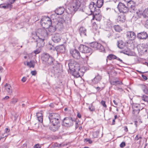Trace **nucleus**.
I'll list each match as a JSON object with an SVG mask.
<instances>
[{
  "label": "nucleus",
  "instance_id": "2",
  "mask_svg": "<svg viewBox=\"0 0 148 148\" xmlns=\"http://www.w3.org/2000/svg\"><path fill=\"white\" fill-rule=\"evenodd\" d=\"M49 120L48 121V122L45 123L44 126L46 127L49 126L50 122L54 124H60V116L58 113H52L49 114Z\"/></svg>",
  "mask_w": 148,
  "mask_h": 148
},
{
  "label": "nucleus",
  "instance_id": "37",
  "mask_svg": "<svg viewBox=\"0 0 148 148\" xmlns=\"http://www.w3.org/2000/svg\"><path fill=\"white\" fill-rule=\"evenodd\" d=\"M27 65L29 67L34 68V65L32 63V61H30L29 62H28L27 63Z\"/></svg>",
  "mask_w": 148,
  "mask_h": 148
},
{
  "label": "nucleus",
  "instance_id": "50",
  "mask_svg": "<svg viewBox=\"0 0 148 148\" xmlns=\"http://www.w3.org/2000/svg\"><path fill=\"white\" fill-rule=\"evenodd\" d=\"M95 88L96 89L97 91H100V90H103V88H101L99 87H95Z\"/></svg>",
  "mask_w": 148,
  "mask_h": 148
},
{
  "label": "nucleus",
  "instance_id": "16",
  "mask_svg": "<svg viewBox=\"0 0 148 148\" xmlns=\"http://www.w3.org/2000/svg\"><path fill=\"white\" fill-rule=\"evenodd\" d=\"M133 109L132 114L134 116H137L140 111V107L139 106L138 107V106H134L133 107Z\"/></svg>",
  "mask_w": 148,
  "mask_h": 148
},
{
  "label": "nucleus",
  "instance_id": "17",
  "mask_svg": "<svg viewBox=\"0 0 148 148\" xmlns=\"http://www.w3.org/2000/svg\"><path fill=\"white\" fill-rule=\"evenodd\" d=\"M147 36L146 32H143L138 33L137 35V37L139 39H146Z\"/></svg>",
  "mask_w": 148,
  "mask_h": 148
},
{
  "label": "nucleus",
  "instance_id": "52",
  "mask_svg": "<svg viewBox=\"0 0 148 148\" xmlns=\"http://www.w3.org/2000/svg\"><path fill=\"white\" fill-rule=\"evenodd\" d=\"M31 73L33 75H35L36 74V72L35 71H32Z\"/></svg>",
  "mask_w": 148,
  "mask_h": 148
},
{
  "label": "nucleus",
  "instance_id": "30",
  "mask_svg": "<svg viewBox=\"0 0 148 148\" xmlns=\"http://www.w3.org/2000/svg\"><path fill=\"white\" fill-rule=\"evenodd\" d=\"M48 28L49 32L51 33L54 32L56 30V28L55 26L50 25L48 27Z\"/></svg>",
  "mask_w": 148,
  "mask_h": 148
},
{
  "label": "nucleus",
  "instance_id": "11",
  "mask_svg": "<svg viewBox=\"0 0 148 148\" xmlns=\"http://www.w3.org/2000/svg\"><path fill=\"white\" fill-rule=\"evenodd\" d=\"M70 53L72 56L75 59H78L81 57L79 52L75 49H71Z\"/></svg>",
  "mask_w": 148,
  "mask_h": 148
},
{
  "label": "nucleus",
  "instance_id": "29",
  "mask_svg": "<svg viewBox=\"0 0 148 148\" xmlns=\"http://www.w3.org/2000/svg\"><path fill=\"white\" fill-rule=\"evenodd\" d=\"M142 15L144 18L148 17V8L145 9L142 14Z\"/></svg>",
  "mask_w": 148,
  "mask_h": 148
},
{
  "label": "nucleus",
  "instance_id": "63",
  "mask_svg": "<svg viewBox=\"0 0 148 148\" xmlns=\"http://www.w3.org/2000/svg\"><path fill=\"white\" fill-rule=\"evenodd\" d=\"M77 117L80 118L81 117V114H80L78 113L77 114Z\"/></svg>",
  "mask_w": 148,
  "mask_h": 148
},
{
  "label": "nucleus",
  "instance_id": "43",
  "mask_svg": "<svg viewBox=\"0 0 148 148\" xmlns=\"http://www.w3.org/2000/svg\"><path fill=\"white\" fill-rule=\"evenodd\" d=\"M101 104L104 107L106 108L107 106L106 104V102L105 101L102 100L101 102Z\"/></svg>",
  "mask_w": 148,
  "mask_h": 148
},
{
  "label": "nucleus",
  "instance_id": "20",
  "mask_svg": "<svg viewBox=\"0 0 148 148\" xmlns=\"http://www.w3.org/2000/svg\"><path fill=\"white\" fill-rule=\"evenodd\" d=\"M53 125L49 127V129L50 130L55 132L58 130L60 126V124H52Z\"/></svg>",
  "mask_w": 148,
  "mask_h": 148
},
{
  "label": "nucleus",
  "instance_id": "26",
  "mask_svg": "<svg viewBox=\"0 0 148 148\" xmlns=\"http://www.w3.org/2000/svg\"><path fill=\"white\" fill-rule=\"evenodd\" d=\"M134 45L132 40H130L125 43L124 46H132Z\"/></svg>",
  "mask_w": 148,
  "mask_h": 148
},
{
  "label": "nucleus",
  "instance_id": "45",
  "mask_svg": "<svg viewBox=\"0 0 148 148\" xmlns=\"http://www.w3.org/2000/svg\"><path fill=\"white\" fill-rule=\"evenodd\" d=\"M36 116L37 118L42 117V114L40 112L37 113Z\"/></svg>",
  "mask_w": 148,
  "mask_h": 148
},
{
  "label": "nucleus",
  "instance_id": "34",
  "mask_svg": "<svg viewBox=\"0 0 148 148\" xmlns=\"http://www.w3.org/2000/svg\"><path fill=\"white\" fill-rule=\"evenodd\" d=\"M41 49L40 47H39L36 50H34L33 52L35 54H37L39 53L41 51Z\"/></svg>",
  "mask_w": 148,
  "mask_h": 148
},
{
  "label": "nucleus",
  "instance_id": "5",
  "mask_svg": "<svg viewBox=\"0 0 148 148\" xmlns=\"http://www.w3.org/2000/svg\"><path fill=\"white\" fill-rule=\"evenodd\" d=\"M69 69L71 70L73 75L75 77H80V75L78 72V71L79 70L80 68L79 66L77 67L75 66L71 62H70L69 64Z\"/></svg>",
  "mask_w": 148,
  "mask_h": 148
},
{
  "label": "nucleus",
  "instance_id": "10",
  "mask_svg": "<svg viewBox=\"0 0 148 148\" xmlns=\"http://www.w3.org/2000/svg\"><path fill=\"white\" fill-rule=\"evenodd\" d=\"M45 63L47 65H51L54 68H56V66H57L59 65L51 56L48 60L47 61L45 62Z\"/></svg>",
  "mask_w": 148,
  "mask_h": 148
},
{
  "label": "nucleus",
  "instance_id": "24",
  "mask_svg": "<svg viewBox=\"0 0 148 148\" xmlns=\"http://www.w3.org/2000/svg\"><path fill=\"white\" fill-rule=\"evenodd\" d=\"M125 15L124 14H121L118 16L117 20L120 23H123L125 21Z\"/></svg>",
  "mask_w": 148,
  "mask_h": 148
},
{
  "label": "nucleus",
  "instance_id": "28",
  "mask_svg": "<svg viewBox=\"0 0 148 148\" xmlns=\"http://www.w3.org/2000/svg\"><path fill=\"white\" fill-rule=\"evenodd\" d=\"M103 3V0H97V6L98 8H101Z\"/></svg>",
  "mask_w": 148,
  "mask_h": 148
},
{
  "label": "nucleus",
  "instance_id": "60",
  "mask_svg": "<svg viewBox=\"0 0 148 148\" xmlns=\"http://www.w3.org/2000/svg\"><path fill=\"white\" fill-rule=\"evenodd\" d=\"M145 26L146 27L148 28V19L146 21Z\"/></svg>",
  "mask_w": 148,
  "mask_h": 148
},
{
  "label": "nucleus",
  "instance_id": "3",
  "mask_svg": "<svg viewBox=\"0 0 148 148\" xmlns=\"http://www.w3.org/2000/svg\"><path fill=\"white\" fill-rule=\"evenodd\" d=\"M96 5L93 2H91L89 5V8L90 10L91 13H93L94 14L93 18L95 19L96 20L100 21L101 19V17L98 16L99 12V9H96Z\"/></svg>",
  "mask_w": 148,
  "mask_h": 148
},
{
  "label": "nucleus",
  "instance_id": "33",
  "mask_svg": "<svg viewBox=\"0 0 148 148\" xmlns=\"http://www.w3.org/2000/svg\"><path fill=\"white\" fill-rule=\"evenodd\" d=\"M108 58L109 60L114 59L116 58V56L113 54H110L107 57Z\"/></svg>",
  "mask_w": 148,
  "mask_h": 148
},
{
  "label": "nucleus",
  "instance_id": "15",
  "mask_svg": "<svg viewBox=\"0 0 148 148\" xmlns=\"http://www.w3.org/2000/svg\"><path fill=\"white\" fill-rule=\"evenodd\" d=\"M52 40L55 43L58 42L60 40V35L58 34L53 35L52 37Z\"/></svg>",
  "mask_w": 148,
  "mask_h": 148
},
{
  "label": "nucleus",
  "instance_id": "54",
  "mask_svg": "<svg viewBox=\"0 0 148 148\" xmlns=\"http://www.w3.org/2000/svg\"><path fill=\"white\" fill-rule=\"evenodd\" d=\"M35 148H40L41 146L38 144H36L34 146Z\"/></svg>",
  "mask_w": 148,
  "mask_h": 148
},
{
  "label": "nucleus",
  "instance_id": "6",
  "mask_svg": "<svg viewBox=\"0 0 148 148\" xmlns=\"http://www.w3.org/2000/svg\"><path fill=\"white\" fill-rule=\"evenodd\" d=\"M41 23L44 28H47L51 25V22L49 18L46 17L41 20Z\"/></svg>",
  "mask_w": 148,
  "mask_h": 148
},
{
  "label": "nucleus",
  "instance_id": "61",
  "mask_svg": "<svg viewBox=\"0 0 148 148\" xmlns=\"http://www.w3.org/2000/svg\"><path fill=\"white\" fill-rule=\"evenodd\" d=\"M124 130L126 132H127L128 131L127 127V126H125Z\"/></svg>",
  "mask_w": 148,
  "mask_h": 148
},
{
  "label": "nucleus",
  "instance_id": "27",
  "mask_svg": "<svg viewBox=\"0 0 148 148\" xmlns=\"http://www.w3.org/2000/svg\"><path fill=\"white\" fill-rule=\"evenodd\" d=\"M137 47L138 50L140 51L141 52L143 53H144L145 52H146L147 51V47Z\"/></svg>",
  "mask_w": 148,
  "mask_h": 148
},
{
  "label": "nucleus",
  "instance_id": "21",
  "mask_svg": "<svg viewBox=\"0 0 148 148\" xmlns=\"http://www.w3.org/2000/svg\"><path fill=\"white\" fill-rule=\"evenodd\" d=\"M101 79V76L98 74L92 80V82L93 83L96 84L99 82Z\"/></svg>",
  "mask_w": 148,
  "mask_h": 148
},
{
  "label": "nucleus",
  "instance_id": "40",
  "mask_svg": "<svg viewBox=\"0 0 148 148\" xmlns=\"http://www.w3.org/2000/svg\"><path fill=\"white\" fill-rule=\"evenodd\" d=\"M49 49L51 50H52L53 51L56 50L57 51H59V49L56 47H51L49 48Z\"/></svg>",
  "mask_w": 148,
  "mask_h": 148
},
{
  "label": "nucleus",
  "instance_id": "22",
  "mask_svg": "<svg viewBox=\"0 0 148 148\" xmlns=\"http://www.w3.org/2000/svg\"><path fill=\"white\" fill-rule=\"evenodd\" d=\"M5 90L9 95H10L12 92V88L10 85L6 83L4 85Z\"/></svg>",
  "mask_w": 148,
  "mask_h": 148
},
{
  "label": "nucleus",
  "instance_id": "49",
  "mask_svg": "<svg viewBox=\"0 0 148 148\" xmlns=\"http://www.w3.org/2000/svg\"><path fill=\"white\" fill-rule=\"evenodd\" d=\"M6 6L7 8H11L12 5L10 3H8L6 5Z\"/></svg>",
  "mask_w": 148,
  "mask_h": 148
},
{
  "label": "nucleus",
  "instance_id": "31",
  "mask_svg": "<svg viewBox=\"0 0 148 148\" xmlns=\"http://www.w3.org/2000/svg\"><path fill=\"white\" fill-rule=\"evenodd\" d=\"M114 28L115 30L117 32H120L122 30L121 27L119 25H114Z\"/></svg>",
  "mask_w": 148,
  "mask_h": 148
},
{
  "label": "nucleus",
  "instance_id": "36",
  "mask_svg": "<svg viewBox=\"0 0 148 148\" xmlns=\"http://www.w3.org/2000/svg\"><path fill=\"white\" fill-rule=\"evenodd\" d=\"M59 49V51H57L60 52H64L65 49V47H57Z\"/></svg>",
  "mask_w": 148,
  "mask_h": 148
},
{
  "label": "nucleus",
  "instance_id": "39",
  "mask_svg": "<svg viewBox=\"0 0 148 148\" xmlns=\"http://www.w3.org/2000/svg\"><path fill=\"white\" fill-rule=\"evenodd\" d=\"M143 100L145 101H148V97L145 95H143L142 97Z\"/></svg>",
  "mask_w": 148,
  "mask_h": 148
},
{
  "label": "nucleus",
  "instance_id": "4",
  "mask_svg": "<svg viewBox=\"0 0 148 148\" xmlns=\"http://www.w3.org/2000/svg\"><path fill=\"white\" fill-rule=\"evenodd\" d=\"M81 5L80 1L78 0H72L70 2L68 10L70 11V13L76 11Z\"/></svg>",
  "mask_w": 148,
  "mask_h": 148
},
{
  "label": "nucleus",
  "instance_id": "51",
  "mask_svg": "<svg viewBox=\"0 0 148 148\" xmlns=\"http://www.w3.org/2000/svg\"><path fill=\"white\" fill-rule=\"evenodd\" d=\"M26 80H27V77H23V78L21 79V81L23 82H24L26 81Z\"/></svg>",
  "mask_w": 148,
  "mask_h": 148
},
{
  "label": "nucleus",
  "instance_id": "19",
  "mask_svg": "<svg viewBox=\"0 0 148 148\" xmlns=\"http://www.w3.org/2000/svg\"><path fill=\"white\" fill-rule=\"evenodd\" d=\"M51 56L49 54L44 53L42 55L41 59L45 63Z\"/></svg>",
  "mask_w": 148,
  "mask_h": 148
},
{
  "label": "nucleus",
  "instance_id": "9",
  "mask_svg": "<svg viewBox=\"0 0 148 148\" xmlns=\"http://www.w3.org/2000/svg\"><path fill=\"white\" fill-rule=\"evenodd\" d=\"M118 8L121 12L126 13L128 12V8L122 3H119L117 6Z\"/></svg>",
  "mask_w": 148,
  "mask_h": 148
},
{
  "label": "nucleus",
  "instance_id": "56",
  "mask_svg": "<svg viewBox=\"0 0 148 148\" xmlns=\"http://www.w3.org/2000/svg\"><path fill=\"white\" fill-rule=\"evenodd\" d=\"M16 0H9V2L11 4H12L14 3Z\"/></svg>",
  "mask_w": 148,
  "mask_h": 148
},
{
  "label": "nucleus",
  "instance_id": "41",
  "mask_svg": "<svg viewBox=\"0 0 148 148\" xmlns=\"http://www.w3.org/2000/svg\"><path fill=\"white\" fill-rule=\"evenodd\" d=\"M110 84L112 85H116V84H119V82L118 81L110 82Z\"/></svg>",
  "mask_w": 148,
  "mask_h": 148
},
{
  "label": "nucleus",
  "instance_id": "62",
  "mask_svg": "<svg viewBox=\"0 0 148 148\" xmlns=\"http://www.w3.org/2000/svg\"><path fill=\"white\" fill-rule=\"evenodd\" d=\"M115 59L117 60H118L119 61H120V62H123L122 60L121 59L117 57H116V58Z\"/></svg>",
  "mask_w": 148,
  "mask_h": 148
},
{
  "label": "nucleus",
  "instance_id": "42",
  "mask_svg": "<svg viewBox=\"0 0 148 148\" xmlns=\"http://www.w3.org/2000/svg\"><path fill=\"white\" fill-rule=\"evenodd\" d=\"M91 106H90L89 107V110L91 111H93L95 110V108L92 107V104H91L90 105Z\"/></svg>",
  "mask_w": 148,
  "mask_h": 148
},
{
  "label": "nucleus",
  "instance_id": "44",
  "mask_svg": "<svg viewBox=\"0 0 148 148\" xmlns=\"http://www.w3.org/2000/svg\"><path fill=\"white\" fill-rule=\"evenodd\" d=\"M125 146V142H122L120 145V147L121 148H123Z\"/></svg>",
  "mask_w": 148,
  "mask_h": 148
},
{
  "label": "nucleus",
  "instance_id": "57",
  "mask_svg": "<svg viewBox=\"0 0 148 148\" xmlns=\"http://www.w3.org/2000/svg\"><path fill=\"white\" fill-rule=\"evenodd\" d=\"M85 140L88 142L89 143H91L92 142V141L90 139H86Z\"/></svg>",
  "mask_w": 148,
  "mask_h": 148
},
{
  "label": "nucleus",
  "instance_id": "12",
  "mask_svg": "<svg viewBox=\"0 0 148 148\" xmlns=\"http://www.w3.org/2000/svg\"><path fill=\"white\" fill-rule=\"evenodd\" d=\"M122 50L120 51L121 53H123L127 55H130L131 53V51L130 49L127 47H118Z\"/></svg>",
  "mask_w": 148,
  "mask_h": 148
},
{
  "label": "nucleus",
  "instance_id": "48",
  "mask_svg": "<svg viewBox=\"0 0 148 148\" xmlns=\"http://www.w3.org/2000/svg\"><path fill=\"white\" fill-rule=\"evenodd\" d=\"M18 101V99L16 98H14L12 99V102L13 104L15 103Z\"/></svg>",
  "mask_w": 148,
  "mask_h": 148
},
{
  "label": "nucleus",
  "instance_id": "55",
  "mask_svg": "<svg viewBox=\"0 0 148 148\" xmlns=\"http://www.w3.org/2000/svg\"><path fill=\"white\" fill-rule=\"evenodd\" d=\"M142 77L143 78L145 79V80H147V77L146 76L143 75H142Z\"/></svg>",
  "mask_w": 148,
  "mask_h": 148
},
{
  "label": "nucleus",
  "instance_id": "58",
  "mask_svg": "<svg viewBox=\"0 0 148 148\" xmlns=\"http://www.w3.org/2000/svg\"><path fill=\"white\" fill-rule=\"evenodd\" d=\"M9 97L8 96H6L5 97H4L3 98L2 100H7L9 98Z\"/></svg>",
  "mask_w": 148,
  "mask_h": 148
},
{
  "label": "nucleus",
  "instance_id": "35",
  "mask_svg": "<svg viewBox=\"0 0 148 148\" xmlns=\"http://www.w3.org/2000/svg\"><path fill=\"white\" fill-rule=\"evenodd\" d=\"M125 43L122 40H119L117 42V45L118 46H120L123 45L124 46Z\"/></svg>",
  "mask_w": 148,
  "mask_h": 148
},
{
  "label": "nucleus",
  "instance_id": "46",
  "mask_svg": "<svg viewBox=\"0 0 148 148\" xmlns=\"http://www.w3.org/2000/svg\"><path fill=\"white\" fill-rule=\"evenodd\" d=\"M142 137L140 136H138V135H137L135 137L134 139L135 140H138L140 139H141Z\"/></svg>",
  "mask_w": 148,
  "mask_h": 148
},
{
  "label": "nucleus",
  "instance_id": "32",
  "mask_svg": "<svg viewBox=\"0 0 148 148\" xmlns=\"http://www.w3.org/2000/svg\"><path fill=\"white\" fill-rule=\"evenodd\" d=\"M142 89L144 92L147 95H148V90L147 87L145 85H142Z\"/></svg>",
  "mask_w": 148,
  "mask_h": 148
},
{
  "label": "nucleus",
  "instance_id": "25",
  "mask_svg": "<svg viewBox=\"0 0 148 148\" xmlns=\"http://www.w3.org/2000/svg\"><path fill=\"white\" fill-rule=\"evenodd\" d=\"M86 30L83 27H81L79 29V32L81 36H86Z\"/></svg>",
  "mask_w": 148,
  "mask_h": 148
},
{
  "label": "nucleus",
  "instance_id": "47",
  "mask_svg": "<svg viewBox=\"0 0 148 148\" xmlns=\"http://www.w3.org/2000/svg\"><path fill=\"white\" fill-rule=\"evenodd\" d=\"M99 133V132L98 131H96L93 133V135L94 136L95 135V137H97L98 136V135Z\"/></svg>",
  "mask_w": 148,
  "mask_h": 148
},
{
  "label": "nucleus",
  "instance_id": "7",
  "mask_svg": "<svg viewBox=\"0 0 148 148\" xmlns=\"http://www.w3.org/2000/svg\"><path fill=\"white\" fill-rule=\"evenodd\" d=\"M127 7L128 8V10H129L130 12L134 13L136 12V13H138V12L136 11L135 3L134 1H129L127 3Z\"/></svg>",
  "mask_w": 148,
  "mask_h": 148
},
{
  "label": "nucleus",
  "instance_id": "23",
  "mask_svg": "<svg viewBox=\"0 0 148 148\" xmlns=\"http://www.w3.org/2000/svg\"><path fill=\"white\" fill-rule=\"evenodd\" d=\"M64 11V9L63 7H61L57 8L55 10V13L57 15H61Z\"/></svg>",
  "mask_w": 148,
  "mask_h": 148
},
{
  "label": "nucleus",
  "instance_id": "18",
  "mask_svg": "<svg viewBox=\"0 0 148 148\" xmlns=\"http://www.w3.org/2000/svg\"><path fill=\"white\" fill-rule=\"evenodd\" d=\"M90 46H98L101 45V46H103L107 45V44L104 41H101L100 44H99L97 42H93L90 43Z\"/></svg>",
  "mask_w": 148,
  "mask_h": 148
},
{
  "label": "nucleus",
  "instance_id": "53",
  "mask_svg": "<svg viewBox=\"0 0 148 148\" xmlns=\"http://www.w3.org/2000/svg\"><path fill=\"white\" fill-rule=\"evenodd\" d=\"M38 121L41 122L42 123L43 121L42 117L37 118Z\"/></svg>",
  "mask_w": 148,
  "mask_h": 148
},
{
  "label": "nucleus",
  "instance_id": "1",
  "mask_svg": "<svg viewBox=\"0 0 148 148\" xmlns=\"http://www.w3.org/2000/svg\"><path fill=\"white\" fill-rule=\"evenodd\" d=\"M32 38L35 39L38 37L39 40H38L37 41H42V43H43V41L47 38L48 36L47 31L44 28L38 29L35 32H32Z\"/></svg>",
  "mask_w": 148,
  "mask_h": 148
},
{
  "label": "nucleus",
  "instance_id": "8",
  "mask_svg": "<svg viewBox=\"0 0 148 148\" xmlns=\"http://www.w3.org/2000/svg\"><path fill=\"white\" fill-rule=\"evenodd\" d=\"M62 121L63 125L65 127H70L73 125V120L72 118H65Z\"/></svg>",
  "mask_w": 148,
  "mask_h": 148
},
{
  "label": "nucleus",
  "instance_id": "13",
  "mask_svg": "<svg viewBox=\"0 0 148 148\" xmlns=\"http://www.w3.org/2000/svg\"><path fill=\"white\" fill-rule=\"evenodd\" d=\"M126 36L127 38L132 40H134L136 38L135 34L132 31L127 32Z\"/></svg>",
  "mask_w": 148,
  "mask_h": 148
},
{
  "label": "nucleus",
  "instance_id": "38",
  "mask_svg": "<svg viewBox=\"0 0 148 148\" xmlns=\"http://www.w3.org/2000/svg\"><path fill=\"white\" fill-rule=\"evenodd\" d=\"M97 47V49H99V51L100 52H105L104 47Z\"/></svg>",
  "mask_w": 148,
  "mask_h": 148
},
{
  "label": "nucleus",
  "instance_id": "59",
  "mask_svg": "<svg viewBox=\"0 0 148 148\" xmlns=\"http://www.w3.org/2000/svg\"><path fill=\"white\" fill-rule=\"evenodd\" d=\"M10 129L8 128H6L5 129V131L6 133L10 131Z\"/></svg>",
  "mask_w": 148,
  "mask_h": 148
},
{
  "label": "nucleus",
  "instance_id": "14",
  "mask_svg": "<svg viewBox=\"0 0 148 148\" xmlns=\"http://www.w3.org/2000/svg\"><path fill=\"white\" fill-rule=\"evenodd\" d=\"M79 49L81 52L87 53L92 51L91 49L89 47H79Z\"/></svg>",
  "mask_w": 148,
  "mask_h": 148
},
{
  "label": "nucleus",
  "instance_id": "64",
  "mask_svg": "<svg viewBox=\"0 0 148 148\" xmlns=\"http://www.w3.org/2000/svg\"><path fill=\"white\" fill-rule=\"evenodd\" d=\"M115 119H114L112 120V125H114L115 124Z\"/></svg>",
  "mask_w": 148,
  "mask_h": 148
}]
</instances>
